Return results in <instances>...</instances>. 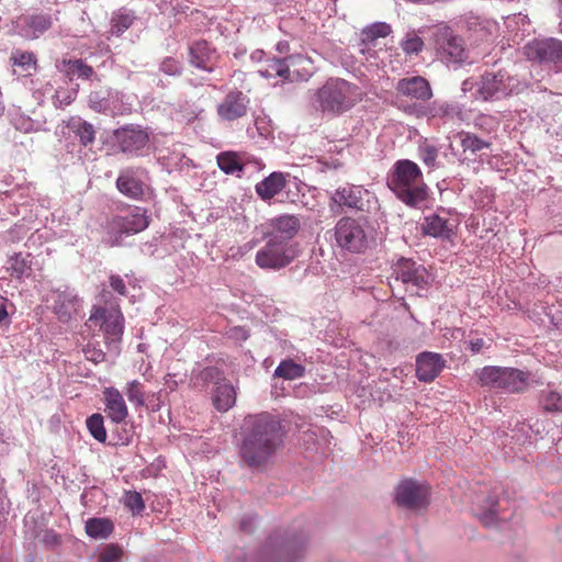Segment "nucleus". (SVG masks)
Segmentation results:
<instances>
[{
    "instance_id": "1",
    "label": "nucleus",
    "mask_w": 562,
    "mask_h": 562,
    "mask_svg": "<svg viewBox=\"0 0 562 562\" xmlns=\"http://www.w3.org/2000/svg\"><path fill=\"white\" fill-rule=\"evenodd\" d=\"M240 445L241 460L250 468H260L277 452L282 442L280 422L269 413L249 416Z\"/></svg>"
},
{
    "instance_id": "2",
    "label": "nucleus",
    "mask_w": 562,
    "mask_h": 562,
    "mask_svg": "<svg viewBox=\"0 0 562 562\" xmlns=\"http://www.w3.org/2000/svg\"><path fill=\"white\" fill-rule=\"evenodd\" d=\"M387 187L409 207H420L428 199V187L419 166L409 159L397 160L387 176Z\"/></svg>"
},
{
    "instance_id": "3",
    "label": "nucleus",
    "mask_w": 562,
    "mask_h": 562,
    "mask_svg": "<svg viewBox=\"0 0 562 562\" xmlns=\"http://www.w3.org/2000/svg\"><path fill=\"white\" fill-rule=\"evenodd\" d=\"M338 248L350 254H364L373 243V229L364 217H341L334 227Z\"/></svg>"
},
{
    "instance_id": "4",
    "label": "nucleus",
    "mask_w": 562,
    "mask_h": 562,
    "mask_svg": "<svg viewBox=\"0 0 562 562\" xmlns=\"http://www.w3.org/2000/svg\"><path fill=\"white\" fill-rule=\"evenodd\" d=\"M361 100L358 86L345 79H328L317 91L316 101L324 112L342 113Z\"/></svg>"
},
{
    "instance_id": "5",
    "label": "nucleus",
    "mask_w": 562,
    "mask_h": 562,
    "mask_svg": "<svg viewBox=\"0 0 562 562\" xmlns=\"http://www.w3.org/2000/svg\"><path fill=\"white\" fill-rule=\"evenodd\" d=\"M482 387L507 393H524L529 386V373L516 368L486 366L475 372Z\"/></svg>"
},
{
    "instance_id": "6",
    "label": "nucleus",
    "mask_w": 562,
    "mask_h": 562,
    "mask_svg": "<svg viewBox=\"0 0 562 562\" xmlns=\"http://www.w3.org/2000/svg\"><path fill=\"white\" fill-rule=\"evenodd\" d=\"M149 226L147 211L139 206H128L124 214L114 215L108 222V245L119 247L124 236H131L145 231Z\"/></svg>"
},
{
    "instance_id": "7",
    "label": "nucleus",
    "mask_w": 562,
    "mask_h": 562,
    "mask_svg": "<svg viewBox=\"0 0 562 562\" xmlns=\"http://www.w3.org/2000/svg\"><path fill=\"white\" fill-rule=\"evenodd\" d=\"M299 256V246L293 243L268 238L266 245L256 254V265L263 270H281L288 267Z\"/></svg>"
},
{
    "instance_id": "8",
    "label": "nucleus",
    "mask_w": 562,
    "mask_h": 562,
    "mask_svg": "<svg viewBox=\"0 0 562 562\" xmlns=\"http://www.w3.org/2000/svg\"><path fill=\"white\" fill-rule=\"evenodd\" d=\"M518 80L506 71H486L476 83V97L484 101L509 97L517 88Z\"/></svg>"
},
{
    "instance_id": "9",
    "label": "nucleus",
    "mask_w": 562,
    "mask_h": 562,
    "mask_svg": "<svg viewBox=\"0 0 562 562\" xmlns=\"http://www.w3.org/2000/svg\"><path fill=\"white\" fill-rule=\"evenodd\" d=\"M430 487L413 479L403 480L395 488V502L398 506L412 510L426 508L429 504Z\"/></svg>"
},
{
    "instance_id": "10",
    "label": "nucleus",
    "mask_w": 562,
    "mask_h": 562,
    "mask_svg": "<svg viewBox=\"0 0 562 562\" xmlns=\"http://www.w3.org/2000/svg\"><path fill=\"white\" fill-rule=\"evenodd\" d=\"M89 322L99 325L108 339L119 341L124 331V317L119 306L106 310L94 307Z\"/></svg>"
},
{
    "instance_id": "11",
    "label": "nucleus",
    "mask_w": 562,
    "mask_h": 562,
    "mask_svg": "<svg viewBox=\"0 0 562 562\" xmlns=\"http://www.w3.org/2000/svg\"><path fill=\"white\" fill-rule=\"evenodd\" d=\"M120 150L130 156H138L149 143L148 133L139 126L126 125L113 133Z\"/></svg>"
},
{
    "instance_id": "12",
    "label": "nucleus",
    "mask_w": 562,
    "mask_h": 562,
    "mask_svg": "<svg viewBox=\"0 0 562 562\" xmlns=\"http://www.w3.org/2000/svg\"><path fill=\"white\" fill-rule=\"evenodd\" d=\"M529 60L541 63H562V41L555 38L535 40L525 46Z\"/></svg>"
},
{
    "instance_id": "13",
    "label": "nucleus",
    "mask_w": 562,
    "mask_h": 562,
    "mask_svg": "<svg viewBox=\"0 0 562 562\" xmlns=\"http://www.w3.org/2000/svg\"><path fill=\"white\" fill-rule=\"evenodd\" d=\"M394 274L396 280L411 283L417 289L424 290L429 285L426 268L412 259H398L394 266Z\"/></svg>"
},
{
    "instance_id": "14",
    "label": "nucleus",
    "mask_w": 562,
    "mask_h": 562,
    "mask_svg": "<svg viewBox=\"0 0 562 562\" xmlns=\"http://www.w3.org/2000/svg\"><path fill=\"white\" fill-rule=\"evenodd\" d=\"M249 99L238 90L228 92L218 103L216 112L221 120L232 122L247 114Z\"/></svg>"
},
{
    "instance_id": "15",
    "label": "nucleus",
    "mask_w": 562,
    "mask_h": 562,
    "mask_svg": "<svg viewBox=\"0 0 562 562\" xmlns=\"http://www.w3.org/2000/svg\"><path fill=\"white\" fill-rule=\"evenodd\" d=\"M271 231L266 233L268 238L277 237L279 240L290 243L301 228V221L295 215H281L271 218L268 223Z\"/></svg>"
},
{
    "instance_id": "16",
    "label": "nucleus",
    "mask_w": 562,
    "mask_h": 562,
    "mask_svg": "<svg viewBox=\"0 0 562 562\" xmlns=\"http://www.w3.org/2000/svg\"><path fill=\"white\" fill-rule=\"evenodd\" d=\"M446 367L441 355L423 352L416 359V376L422 382H432Z\"/></svg>"
},
{
    "instance_id": "17",
    "label": "nucleus",
    "mask_w": 562,
    "mask_h": 562,
    "mask_svg": "<svg viewBox=\"0 0 562 562\" xmlns=\"http://www.w3.org/2000/svg\"><path fill=\"white\" fill-rule=\"evenodd\" d=\"M288 68L286 81L307 80L315 71L314 61L304 54H292L283 58Z\"/></svg>"
},
{
    "instance_id": "18",
    "label": "nucleus",
    "mask_w": 562,
    "mask_h": 562,
    "mask_svg": "<svg viewBox=\"0 0 562 562\" xmlns=\"http://www.w3.org/2000/svg\"><path fill=\"white\" fill-rule=\"evenodd\" d=\"M396 91L404 97L419 101H427L432 97L428 80L420 76L400 79L396 83Z\"/></svg>"
},
{
    "instance_id": "19",
    "label": "nucleus",
    "mask_w": 562,
    "mask_h": 562,
    "mask_svg": "<svg viewBox=\"0 0 562 562\" xmlns=\"http://www.w3.org/2000/svg\"><path fill=\"white\" fill-rule=\"evenodd\" d=\"M363 194H368V191L361 187L345 186L342 188H338L330 198L329 206L331 210L334 209V205L363 210Z\"/></svg>"
},
{
    "instance_id": "20",
    "label": "nucleus",
    "mask_w": 562,
    "mask_h": 562,
    "mask_svg": "<svg viewBox=\"0 0 562 562\" xmlns=\"http://www.w3.org/2000/svg\"><path fill=\"white\" fill-rule=\"evenodd\" d=\"M103 402L106 416L115 424H120L128 415L126 403L120 391L113 386L104 387Z\"/></svg>"
},
{
    "instance_id": "21",
    "label": "nucleus",
    "mask_w": 562,
    "mask_h": 562,
    "mask_svg": "<svg viewBox=\"0 0 562 562\" xmlns=\"http://www.w3.org/2000/svg\"><path fill=\"white\" fill-rule=\"evenodd\" d=\"M116 188L120 193L133 200H142L145 193L144 182L135 177L132 168L120 173L116 179Z\"/></svg>"
},
{
    "instance_id": "22",
    "label": "nucleus",
    "mask_w": 562,
    "mask_h": 562,
    "mask_svg": "<svg viewBox=\"0 0 562 562\" xmlns=\"http://www.w3.org/2000/svg\"><path fill=\"white\" fill-rule=\"evenodd\" d=\"M422 229L425 235L440 238L442 240H451L454 236L452 224L437 214L426 216L422 224Z\"/></svg>"
},
{
    "instance_id": "23",
    "label": "nucleus",
    "mask_w": 562,
    "mask_h": 562,
    "mask_svg": "<svg viewBox=\"0 0 562 562\" xmlns=\"http://www.w3.org/2000/svg\"><path fill=\"white\" fill-rule=\"evenodd\" d=\"M286 179L284 173L272 172L256 184V193L263 201L271 200L284 189Z\"/></svg>"
},
{
    "instance_id": "24",
    "label": "nucleus",
    "mask_w": 562,
    "mask_h": 562,
    "mask_svg": "<svg viewBox=\"0 0 562 562\" xmlns=\"http://www.w3.org/2000/svg\"><path fill=\"white\" fill-rule=\"evenodd\" d=\"M78 297L70 291H58L54 299L53 311L60 322H68L76 311Z\"/></svg>"
},
{
    "instance_id": "25",
    "label": "nucleus",
    "mask_w": 562,
    "mask_h": 562,
    "mask_svg": "<svg viewBox=\"0 0 562 562\" xmlns=\"http://www.w3.org/2000/svg\"><path fill=\"white\" fill-rule=\"evenodd\" d=\"M236 402V391L229 381L222 379L216 382L213 404L218 412H227Z\"/></svg>"
},
{
    "instance_id": "26",
    "label": "nucleus",
    "mask_w": 562,
    "mask_h": 562,
    "mask_svg": "<svg viewBox=\"0 0 562 562\" xmlns=\"http://www.w3.org/2000/svg\"><path fill=\"white\" fill-rule=\"evenodd\" d=\"M66 127L79 138L83 147L94 143L95 130L93 125L82 120L80 116H71L66 122Z\"/></svg>"
},
{
    "instance_id": "27",
    "label": "nucleus",
    "mask_w": 562,
    "mask_h": 562,
    "mask_svg": "<svg viewBox=\"0 0 562 562\" xmlns=\"http://www.w3.org/2000/svg\"><path fill=\"white\" fill-rule=\"evenodd\" d=\"M538 403L546 413H562V391L558 390L553 383H548L540 391Z\"/></svg>"
},
{
    "instance_id": "28",
    "label": "nucleus",
    "mask_w": 562,
    "mask_h": 562,
    "mask_svg": "<svg viewBox=\"0 0 562 562\" xmlns=\"http://www.w3.org/2000/svg\"><path fill=\"white\" fill-rule=\"evenodd\" d=\"M10 61L13 67H19L24 76H32L37 70V58L32 52L15 49Z\"/></svg>"
},
{
    "instance_id": "29",
    "label": "nucleus",
    "mask_w": 562,
    "mask_h": 562,
    "mask_svg": "<svg viewBox=\"0 0 562 562\" xmlns=\"http://www.w3.org/2000/svg\"><path fill=\"white\" fill-rule=\"evenodd\" d=\"M191 63L198 68L210 70L209 66L213 50L205 41L195 42L190 48Z\"/></svg>"
},
{
    "instance_id": "30",
    "label": "nucleus",
    "mask_w": 562,
    "mask_h": 562,
    "mask_svg": "<svg viewBox=\"0 0 562 562\" xmlns=\"http://www.w3.org/2000/svg\"><path fill=\"white\" fill-rule=\"evenodd\" d=\"M31 254L22 255L21 252L15 254L9 259L8 271L10 276L16 279L31 276L32 272V260Z\"/></svg>"
},
{
    "instance_id": "31",
    "label": "nucleus",
    "mask_w": 562,
    "mask_h": 562,
    "mask_svg": "<svg viewBox=\"0 0 562 562\" xmlns=\"http://www.w3.org/2000/svg\"><path fill=\"white\" fill-rule=\"evenodd\" d=\"M258 74L266 79L279 78L282 81H286L288 68L284 66L283 58H269L258 69Z\"/></svg>"
},
{
    "instance_id": "32",
    "label": "nucleus",
    "mask_w": 562,
    "mask_h": 562,
    "mask_svg": "<svg viewBox=\"0 0 562 562\" xmlns=\"http://www.w3.org/2000/svg\"><path fill=\"white\" fill-rule=\"evenodd\" d=\"M218 168L226 175L243 171L244 164L236 151H223L216 157Z\"/></svg>"
},
{
    "instance_id": "33",
    "label": "nucleus",
    "mask_w": 562,
    "mask_h": 562,
    "mask_svg": "<svg viewBox=\"0 0 562 562\" xmlns=\"http://www.w3.org/2000/svg\"><path fill=\"white\" fill-rule=\"evenodd\" d=\"M113 524L106 518H90L86 522V532L94 539H105L113 531Z\"/></svg>"
},
{
    "instance_id": "34",
    "label": "nucleus",
    "mask_w": 562,
    "mask_h": 562,
    "mask_svg": "<svg viewBox=\"0 0 562 562\" xmlns=\"http://www.w3.org/2000/svg\"><path fill=\"white\" fill-rule=\"evenodd\" d=\"M64 71L66 76L72 80L75 76L82 79H90L94 70L91 66L87 65L82 59L63 60Z\"/></svg>"
},
{
    "instance_id": "35",
    "label": "nucleus",
    "mask_w": 562,
    "mask_h": 562,
    "mask_svg": "<svg viewBox=\"0 0 562 562\" xmlns=\"http://www.w3.org/2000/svg\"><path fill=\"white\" fill-rule=\"evenodd\" d=\"M305 368L302 364L294 362L292 359H286L280 362L274 371V375L285 380H295L304 375Z\"/></svg>"
},
{
    "instance_id": "36",
    "label": "nucleus",
    "mask_w": 562,
    "mask_h": 562,
    "mask_svg": "<svg viewBox=\"0 0 562 562\" xmlns=\"http://www.w3.org/2000/svg\"><path fill=\"white\" fill-rule=\"evenodd\" d=\"M440 48L442 49L443 54L449 56L452 60L462 59L464 48L460 37L448 35L446 33L443 35L442 43H440Z\"/></svg>"
},
{
    "instance_id": "37",
    "label": "nucleus",
    "mask_w": 562,
    "mask_h": 562,
    "mask_svg": "<svg viewBox=\"0 0 562 562\" xmlns=\"http://www.w3.org/2000/svg\"><path fill=\"white\" fill-rule=\"evenodd\" d=\"M25 23L36 38L52 27L53 21L49 14L40 13L27 16Z\"/></svg>"
},
{
    "instance_id": "38",
    "label": "nucleus",
    "mask_w": 562,
    "mask_h": 562,
    "mask_svg": "<svg viewBox=\"0 0 562 562\" xmlns=\"http://www.w3.org/2000/svg\"><path fill=\"white\" fill-rule=\"evenodd\" d=\"M438 156L439 150L435 145L424 142L418 146V157L429 169L438 168Z\"/></svg>"
},
{
    "instance_id": "39",
    "label": "nucleus",
    "mask_w": 562,
    "mask_h": 562,
    "mask_svg": "<svg viewBox=\"0 0 562 562\" xmlns=\"http://www.w3.org/2000/svg\"><path fill=\"white\" fill-rule=\"evenodd\" d=\"M459 137L464 153L470 151L471 154H476L477 151L490 147V143L471 133L462 132L459 134Z\"/></svg>"
},
{
    "instance_id": "40",
    "label": "nucleus",
    "mask_w": 562,
    "mask_h": 562,
    "mask_svg": "<svg viewBox=\"0 0 562 562\" xmlns=\"http://www.w3.org/2000/svg\"><path fill=\"white\" fill-rule=\"evenodd\" d=\"M134 19V15L127 12L119 11L114 13L111 21V33L120 36L132 26Z\"/></svg>"
},
{
    "instance_id": "41",
    "label": "nucleus",
    "mask_w": 562,
    "mask_h": 562,
    "mask_svg": "<svg viewBox=\"0 0 562 562\" xmlns=\"http://www.w3.org/2000/svg\"><path fill=\"white\" fill-rule=\"evenodd\" d=\"M87 428L90 431L91 436L100 441L105 442L106 440V430L104 428L103 416L99 413L92 414L87 419Z\"/></svg>"
},
{
    "instance_id": "42",
    "label": "nucleus",
    "mask_w": 562,
    "mask_h": 562,
    "mask_svg": "<svg viewBox=\"0 0 562 562\" xmlns=\"http://www.w3.org/2000/svg\"><path fill=\"white\" fill-rule=\"evenodd\" d=\"M125 394L135 406H144L146 403L144 386L138 380H133L126 384Z\"/></svg>"
},
{
    "instance_id": "43",
    "label": "nucleus",
    "mask_w": 562,
    "mask_h": 562,
    "mask_svg": "<svg viewBox=\"0 0 562 562\" xmlns=\"http://www.w3.org/2000/svg\"><path fill=\"white\" fill-rule=\"evenodd\" d=\"M498 501L495 497H488L483 506V513L481 515V521L485 526H492L497 520L498 513Z\"/></svg>"
},
{
    "instance_id": "44",
    "label": "nucleus",
    "mask_w": 562,
    "mask_h": 562,
    "mask_svg": "<svg viewBox=\"0 0 562 562\" xmlns=\"http://www.w3.org/2000/svg\"><path fill=\"white\" fill-rule=\"evenodd\" d=\"M391 33V26L386 23H374L371 26L363 30V41L373 42L379 37H385Z\"/></svg>"
},
{
    "instance_id": "45",
    "label": "nucleus",
    "mask_w": 562,
    "mask_h": 562,
    "mask_svg": "<svg viewBox=\"0 0 562 562\" xmlns=\"http://www.w3.org/2000/svg\"><path fill=\"white\" fill-rule=\"evenodd\" d=\"M123 503L133 514H140L145 509L142 494L136 491H127L124 494Z\"/></svg>"
},
{
    "instance_id": "46",
    "label": "nucleus",
    "mask_w": 562,
    "mask_h": 562,
    "mask_svg": "<svg viewBox=\"0 0 562 562\" xmlns=\"http://www.w3.org/2000/svg\"><path fill=\"white\" fill-rule=\"evenodd\" d=\"M401 46L406 54H418L424 47V41L415 32H409Z\"/></svg>"
},
{
    "instance_id": "47",
    "label": "nucleus",
    "mask_w": 562,
    "mask_h": 562,
    "mask_svg": "<svg viewBox=\"0 0 562 562\" xmlns=\"http://www.w3.org/2000/svg\"><path fill=\"white\" fill-rule=\"evenodd\" d=\"M450 111L449 104L435 101L427 106L426 113L431 117H442Z\"/></svg>"
},
{
    "instance_id": "48",
    "label": "nucleus",
    "mask_w": 562,
    "mask_h": 562,
    "mask_svg": "<svg viewBox=\"0 0 562 562\" xmlns=\"http://www.w3.org/2000/svg\"><path fill=\"white\" fill-rule=\"evenodd\" d=\"M122 551L117 547L110 546L99 555V562H114L121 558Z\"/></svg>"
},
{
    "instance_id": "49",
    "label": "nucleus",
    "mask_w": 562,
    "mask_h": 562,
    "mask_svg": "<svg viewBox=\"0 0 562 562\" xmlns=\"http://www.w3.org/2000/svg\"><path fill=\"white\" fill-rule=\"evenodd\" d=\"M220 376L221 371L215 367H207L199 373V378L205 383H210L213 381H215V383L221 382Z\"/></svg>"
},
{
    "instance_id": "50",
    "label": "nucleus",
    "mask_w": 562,
    "mask_h": 562,
    "mask_svg": "<svg viewBox=\"0 0 562 562\" xmlns=\"http://www.w3.org/2000/svg\"><path fill=\"white\" fill-rule=\"evenodd\" d=\"M110 285L119 294H121V295L126 294V286H125L124 280L120 276L112 274L110 277Z\"/></svg>"
},
{
    "instance_id": "51",
    "label": "nucleus",
    "mask_w": 562,
    "mask_h": 562,
    "mask_svg": "<svg viewBox=\"0 0 562 562\" xmlns=\"http://www.w3.org/2000/svg\"><path fill=\"white\" fill-rule=\"evenodd\" d=\"M232 337L240 340H246L248 338V331L240 326L233 327L231 329Z\"/></svg>"
},
{
    "instance_id": "52",
    "label": "nucleus",
    "mask_w": 562,
    "mask_h": 562,
    "mask_svg": "<svg viewBox=\"0 0 562 562\" xmlns=\"http://www.w3.org/2000/svg\"><path fill=\"white\" fill-rule=\"evenodd\" d=\"M89 352H90L89 349H85L87 359L93 361L94 363H98L104 359V353L101 350L93 349L91 356L88 355Z\"/></svg>"
},
{
    "instance_id": "53",
    "label": "nucleus",
    "mask_w": 562,
    "mask_h": 562,
    "mask_svg": "<svg viewBox=\"0 0 562 562\" xmlns=\"http://www.w3.org/2000/svg\"><path fill=\"white\" fill-rule=\"evenodd\" d=\"M469 347L472 352H474V353L480 352L481 349L484 347V340L482 338L471 339L469 341Z\"/></svg>"
},
{
    "instance_id": "54",
    "label": "nucleus",
    "mask_w": 562,
    "mask_h": 562,
    "mask_svg": "<svg viewBox=\"0 0 562 562\" xmlns=\"http://www.w3.org/2000/svg\"><path fill=\"white\" fill-rule=\"evenodd\" d=\"M277 50H278L280 54L288 53V52H289V43H288L286 41L279 42V43L277 44Z\"/></svg>"
},
{
    "instance_id": "55",
    "label": "nucleus",
    "mask_w": 562,
    "mask_h": 562,
    "mask_svg": "<svg viewBox=\"0 0 562 562\" xmlns=\"http://www.w3.org/2000/svg\"><path fill=\"white\" fill-rule=\"evenodd\" d=\"M8 311L4 303H0V323L8 318Z\"/></svg>"
},
{
    "instance_id": "56",
    "label": "nucleus",
    "mask_w": 562,
    "mask_h": 562,
    "mask_svg": "<svg viewBox=\"0 0 562 562\" xmlns=\"http://www.w3.org/2000/svg\"><path fill=\"white\" fill-rule=\"evenodd\" d=\"M153 411H158L160 408L159 404L150 405Z\"/></svg>"
},
{
    "instance_id": "57",
    "label": "nucleus",
    "mask_w": 562,
    "mask_h": 562,
    "mask_svg": "<svg viewBox=\"0 0 562 562\" xmlns=\"http://www.w3.org/2000/svg\"><path fill=\"white\" fill-rule=\"evenodd\" d=\"M291 548H292V544L288 543V544H286V550H288V551H290V550H291Z\"/></svg>"
}]
</instances>
